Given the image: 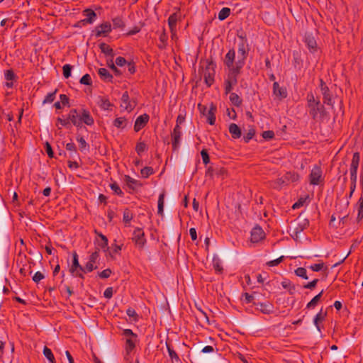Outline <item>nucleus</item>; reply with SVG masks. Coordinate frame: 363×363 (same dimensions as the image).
I'll use <instances>...</instances> for the list:
<instances>
[{"instance_id":"37998d69","label":"nucleus","mask_w":363,"mask_h":363,"mask_svg":"<svg viewBox=\"0 0 363 363\" xmlns=\"http://www.w3.org/2000/svg\"><path fill=\"white\" fill-rule=\"evenodd\" d=\"M113 28L114 29L120 28L123 29L125 26V23L121 17L117 16L112 19Z\"/></svg>"},{"instance_id":"69168bd1","label":"nucleus","mask_w":363,"mask_h":363,"mask_svg":"<svg viewBox=\"0 0 363 363\" xmlns=\"http://www.w3.org/2000/svg\"><path fill=\"white\" fill-rule=\"evenodd\" d=\"M111 273H112L111 269L109 268H107V269L103 270L102 272H98V276L101 279H107L111 276Z\"/></svg>"},{"instance_id":"052dcab7","label":"nucleus","mask_w":363,"mask_h":363,"mask_svg":"<svg viewBox=\"0 0 363 363\" xmlns=\"http://www.w3.org/2000/svg\"><path fill=\"white\" fill-rule=\"evenodd\" d=\"M126 314L130 317L133 318L135 321H137L138 320V315L136 313L135 310L131 307H129L126 310Z\"/></svg>"},{"instance_id":"423d86ee","label":"nucleus","mask_w":363,"mask_h":363,"mask_svg":"<svg viewBox=\"0 0 363 363\" xmlns=\"http://www.w3.org/2000/svg\"><path fill=\"white\" fill-rule=\"evenodd\" d=\"M132 240L134 242L135 246L138 249L142 250L144 248L147 240L145 238V233L142 228H136L134 230L133 233Z\"/></svg>"},{"instance_id":"b1692460","label":"nucleus","mask_w":363,"mask_h":363,"mask_svg":"<svg viewBox=\"0 0 363 363\" xmlns=\"http://www.w3.org/2000/svg\"><path fill=\"white\" fill-rule=\"evenodd\" d=\"M273 94L279 99H285L287 96L286 89L281 87L277 82L273 84Z\"/></svg>"},{"instance_id":"680f3d73","label":"nucleus","mask_w":363,"mask_h":363,"mask_svg":"<svg viewBox=\"0 0 363 363\" xmlns=\"http://www.w3.org/2000/svg\"><path fill=\"white\" fill-rule=\"evenodd\" d=\"M80 84H84V85H91L92 81L91 79V77L89 74H84L79 81Z\"/></svg>"},{"instance_id":"5701e85b","label":"nucleus","mask_w":363,"mask_h":363,"mask_svg":"<svg viewBox=\"0 0 363 363\" xmlns=\"http://www.w3.org/2000/svg\"><path fill=\"white\" fill-rule=\"evenodd\" d=\"M253 305L257 306V309L259 310L263 314L269 315L273 312V305L267 303L261 302H253Z\"/></svg>"},{"instance_id":"6ab92c4d","label":"nucleus","mask_w":363,"mask_h":363,"mask_svg":"<svg viewBox=\"0 0 363 363\" xmlns=\"http://www.w3.org/2000/svg\"><path fill=\"white\" fill-rule=\"evenodd\" d=\"M304 42L310 52L315 53L318 51L317 42L311 33H306Z\"/></svg>"},{"instance_id":"338daca9","label":"nucleus","mask_w":363,"mask_h":363,"mask_svg":"<svg viewBox=\"0 0 363 363\" xmlns=\"http://www.w3.org/2000/svg\"><path fill=\"white\" fill-rule=\"evenodd\" d=\"M255 130L251 128L248 132L243 136V140L245 143H248L255 135Z\"/></svg>"},{"instance_id":"58836bf2","label":"nucleus","mask_w":363,"mask_h":363,"mask_svg":"<svg viewBox=\"0 0 363 363\" xmlns=\"http://www.w3.org/2000/svg\"><path fill=\"white\" fill-rule=\"evenodd\" d=\"M164 192L160 194L157 202V213L160 216H163L164 213Z\"/></svg>"},{"instance_id":"e433bc0d","label":"nucleus","mask_w":363,"mask_h":363,"mask_svg":"<svg viewBox=\"0 0 363 363\" xmlns=\"http://www.w3.org/2000/svg\"><path fill=\"white\" fill-rule=\"evenodd\" d=\"M323 294V290H322L318 294H317L316 296H315L311 300V301H309L307 305H306V308H308V309H311V308H314L318 303L319 302V301L320 300Z\"/></svg>"},{"instance_id":"1a4fd4ad","label":"nucleus","mask_w":363,"mask_h":363,"mask_svg":"<svg viewBox=\"0 0 363 363\" xmlns=\"http://www.w3.org/2000/svg\"><path fill=\"white\" fill-rule=\"evenodd\" d=\"M182 128L179 125H175L173 131L171 133V139H172V147L173 151H177L181 144V138H182Z\"/></svg>"},{"instance_id":"9d476101","label":"nucleus","mask_w":363,"mask_h":363,"mask_svg":"<svg viewBox=\"0 0 363 363\" xmlns=\"http://www.w3.org/2000/svg\"><path fill=\"white\" fill-rule=\"evenodd\" d=\"M111 24L109 22L106 21L96 26L93 32L95 33V36L96 38H99L101 36H107L108 33L111 32Z\"/></svg>"},{"instance_id":"f3484780","label":"nucleus","mask_w":363,"mask_h":363,"mask_svg":"<svg viewBox=\"0 0 363 363\" xmlns=\"http://www.w3.org/2000/svg\"><path fill=\"white\" fill-rule=\"evenodd\" d=\"M176 12L173 13L168 18V25L171 33H174L176 30V26L178 20L181 18V12L179 8H175Z\"/></svg>"},{"instance_id":"7c9ffc66","label":"nucleus","mask_w":363,"mask_h":363,"mask_svg":"<svg viewBox=\"0 0 363 363\" xmlns=\"http://www.w3.org/2000/svg\"><path fill=\"white\" fill-rule=\"evenodd\" d=\"M124 180L128 188L132 190H135V186H142V184L139 181L132 178L129 175H125Z\"/></svg>"},{"instance_id":"e2e57ef3","label":"nucleus","mask_w":363,"mask_h":363,"mask_svg":"<svg viewBox=\"0 0 363 363\" xmlns=\"http://www.w3.org/2000/svg\"><path fill=\"white\" fill-rule=\"evenodd\" d=\"M201 155L203 164H205L206 165L210 163V157H209V155L206 149H203L201 151Z\"/></svg>"},{"instance_id":"4c0bfd02","label":"nucleus","mask_w":363,"mask_h":363,"mask_svg":"<svg viewBox=\"0 0 363 363\" xmlns=\"http://www.w3.org/2000/svg\"><path fill=\"white\" fill-rule=\"evenodd\" d=\"M159 40L160 43L157 45V47L160 50H164L167 45L168 36L165 32V30L160 35Z\"/></svg>"},{"instance_id":"6e6552de","label":"nucleus","mask_w":363,"mask_h":363,"mask_svg":"<svg viewBox=\"0 0 363 363\" xmlns=\"http://www.w3.org/2000/svg\"><path fill=\"white\" fill-rule=\"evenodd\" d=\"M322 169L320 166L315 165L309 174L310 184L314 186L319 185L323 179Z\"/></svg>"},{"instance_id":"9b49d317","label":"nucleus","mask_w":363,"mask_h":363,"mask_svg":"<svg viewBox=\"0 0 363 363\" xmlns=\"http://www.w3.org/2000/svg\"><path fill=\"white\" fill-rule=\"evenodd\" d=\"M99 248L96 247V250L89 256V262L84 267V273L91 272L94 269H97V266H94V264L99 257Z\"/></svg>"},{"instance_id":"774afa93","label":"nucleus","mask_w":363,"mask_h":363,"mask_svg":"<svg viewBox=\"0 0 363 363\" xmlns=\"http://www.w3.org/2000/svg\"><path fill=\"white\" fill-rule=\"evenodd\" d=\"M60 103L62 104L63 106H70L69 104V99L66 94H60Z\"/></svg>"},{"instance_id":"4d7b16f0","label":"nucleus","mask_w":363,"mask_h":363,"mask_svg":"<svg viewBox=\"0 0 363 363\" xmlns=\"http://www.w3.org/2000/svg\"><path fill=\"white\" fill-rule=\"evenodd\" d=\"M293 58V64L295 68H296L297 67H300L302 63L300 55L297 52H294Z\"/></svg>"},{"instance_id":"ea45409f","label":"nucleus","mask_w":363,"mask_h":363,"mask_svg":"<svg viewBox=\"0 0 363 363\" xmlns=\"http://www.w3.org/2000/svg\"><path fill=\"white\" fill-rule=\"evenodd\" d=\"M229 99L230 102L237 107H239L242 105V100L236 93H230Z\"/></svg>"},{"instance_id":"dca6fc26","label":"nucleus","mask_w":363,"mask_h":363,"mask_svg":"<svg viewBox=\"0 0 363 363\" xmlns=\"http://www.w3.org/2000/svg\"><path fill=\"white\" fill-rule=\"evenodd\" d=\"M79 121H81V126L82 123L87 125H92L94 123V119L87 109L82 108L79 112Z\"/></svg>"},{"instance_id":"8fccbe9b","label":"nucleus","mask_w":363,"mask_h":363,"mask_svg":"<svg viewBox=\"0 0 363 363\" xmlns=\"http://www.w3.org/2000/svg\"><path fill=\"white\" fill-rule=\"evenodd\" d=\"M154 173L155 171L151 167H145L140 170V174L143 178H147Z\"/></svg>"},{"instance_id":"bb28decb","label":"nucleus","mask_w":363,"mask_h":363,"mask_svg":"<svg viewBox=\"0 0 363 363\" xmlns=\"http://www.w3.org/2000/svg\"><path fill=\"white\" fill-rule=\"evenodd\" d=\"M326 315L327 312H323V308H321L319 313L314 317L313 323L319 332H321L320 323L325 320Z\"/></svg>"},{"instance_id":"aec40b11","label":"nucleus","mask_w":363,"mask_h":363,"mask_svg":"<svg viewBox=\"0 0 363 363\" xmlns=\"http://www.w3.org/2000/svg\"><path fill=\"white\" fill-rule=\"evenodd\" d=\"M300 176L298 173L294 172H286V174L278 180L279 184L298 182Z\"/></svg>"},{"instance_id":"a18cd8bd","label":"nucleus","mask_w":363,"mask_h":363,"mask_svg":"<svg viewBox=\"0 0 363 363\" xmlns=\"http://www.w3.org/2000/svg\"><path fill=\"white\" fill-rule=\"evenodd\" d=\"M230 14V9L228 7L223 8L218 13V18L220 21H224Z\"/></svg>"},{"instance_id":"2eb2a0df","label":"nucleus","mask_w":363,"mask_h":363,"mask_svg":"<svg viewBox=\"0 0 363 363\" xmlns=\"http://www.w3.org/2000/svg\"><path fill=\"white\" fill-rule=\"evenodd\" d=\"M265 238V233L262 228L257 225L255 226L251 231V242H258Z\"/></svg>"},{"instance_id":"a19ab883","label":"nucleus","mask_w":363,"mask_h":363,"mask_svg":"<svg viewBox=\"0 0 363 363\" xmlns=\"http://www.w3.org/2000/svg\"><path fill=\"white\" fill-rule=\"evenodd\" d=\"M137 340H138V338L135 339V338H133V337H130V338H127L126 339V341H125V350H126L127 353H130V352H132L135 349V342H136Z\"/></svg>"},{"instance_id":"ddd939ff","label":"nucleus","mask_w":363,"mask_h":363,"mask_svg":"<svg viewBox=\"0 0 363 363\" xmlns=\"http://www.w3.org/2000/svg\"><path fill=\"white\" fill-rule=\"evenodd\" d=\"M67 119L69 120V127L71 124H72L77 128H81V121H79V111L77 109H71L69 112Z\"/></svg>"},{"instance_id":"de8ad7c7","label":"nucleus","mask_w":363,"mask_h":363,"mask_svg":"<svg viewBox=\"0 0 363 363\" xmlns=\"http://www.w3.org/2000/svg\"><path fill=\"white\" fill-rule=\"evenodd\" d=\"M4 78L6 81H16L18 77L14 73L13 69H7L4 72Z\"/></svg>"},{"instance_id":"f8f14e48","label":"nucleus","mask_w":363,"mask_h":363,"mask_svg":"<svg viewBox=\"0 0 363 363\" xmlns=\"http://www.w3.org/2000/svg\"><path fill=\"white\" fill-rule=\"evenodd\" d=\"M242 68V67L236 65L235 69L229 70L228 78L225 81L233 86L236 85L238 83V77L240 74Z\"/></svg>"},{"instance_id":"603ef678","label":"nucleus","mask_w":363,"mask_h":363,"mask_svg":"<svg viewBox=\"0 0 363 363\" xmlns=\"http://www.w3.org/2000/svg\"><path fill=\"white\" fill-rule=\"evenodd\" d=\"M295 274L297 277H301L304 279H308L306 269L304 267H298L296 269H295Z\"/></svg>"},{"instance_id":"6e6d98bb","label":"nucleus","mask_w":363,"mask_h":363,"mask_svg":"<svg viewBox=\"0 0 363 363\" xmlns=\"http://www.w3.org/2000/svg\"><path fill=\"white\" fill-rule=\"evenodd\" d=\"M113 106V104L109 101L108 99L101 98L100 107L104 110H109Z\"/></svg>"},{"instance_id":"79ce46f5","label":"nucleus","mask_w":363,"mask_h":363,"mask_svg":"<svg viewBox=\"0 0 363 363\" xmlns=\"http://www.w3.org/2000/svg\"><path fill=\"white\" fill-rule=\"evenodd\" d=\"M357 207L358 211L357 220L360 221L363 218V193L357 203Z\"/></svg>"},{"instance_id":"3c124183","label":"nucleus","mask_w":363,"mask_h":363,"mask_svg":"<svg viewBox=\"0 0 363 363\" xmlns=\"http://www.w3.org/2000/svg\"><path fill=\"white\" fill-rule=\"evenodd\" d=\"M110 188L111 189V190L114 191V193L116 195L119 196H123L124 193L123 192V191L121 189L120 186L116 182L110 184Z\"/></svg>"},{"instance_id":"0e129e2a","label":"nucleus","mask_w":363,"mask_h":363,"mask_svg":"<svg viewBox=\"0 0 363 363\" xmlns=\"http://www.w3.org/2000/svg\"><path fill=\"white\" fill-rule=\"evenodd\" d=\"M308 198V196H307L305 198L301 197L300 199H298V200L293 204L292 208L296 209L300 208L301 206H303Z\"/></svg>"},{"instance_id":"20e7f679","label":"nucleus","mask_w":363,"mask_h":363,"mask_svg":"<svg viewBox=\"0 0 363 363\" xmlns=\"http://www.w3.org/2000/svg\"><path fill=\"white\" fill-rule=\"evenodd\" d=\"M360 160V155L358 152H356L353 154L350 172V189L353 190L354 187H356L357 180V169L359 167V163Z\"/></svg>"},{"instance_id":"a211bd4d","label":"nucleus","mask_w":363,"mask_h":363,"mask_svg":"<svg viewBox=\"0 0 363 363\" xmlns=\"http://www.w3.org/2000/svg\"><path fill=\"white\" fill-rule=\"evenodd\" d=\"M149 120L150 116L147 113L139 116L135 121L134 130L135 132L140 131L147 124Z\"/></svg>"},{"instance_id":"5fc2aeb1","label":"nucleus","mask_w":363,"mask_h":363,"mask_svg":"<svg viewBox=\"0 0 363 363\" xmlns=\"http://www.w3.org/2000/svg\"><path fill=\"white\" fill-rule=\"evenodd\" d=\"M57 91V89H56L53 92L48 94L47 96H45V99L43 101V104L53 102L55 99V95H56Z\"/></svg>"},{"instance_id":"a878e982","label":"nucleus","mask_w":363,"mask_h":363,"mask_svg":"<svg viewBox=\"0 0 363 363\" xmlns=\"http://www.w3.org/2000/svg\"><path fill=\"white\" fill-rule=\"evenodd\" d=\"M77 269L84 272V267L81 266L79 263L78 255L77 252L74 251L72 253V264L69 269V272L74 274Z\"/></svg>"},{"instance_id":"0eeeda50","label":"nucleus","mask_w":363,"mask_h":363,"mask_svg":"<svg viewBox=\"0 0 363 363\" xmlns=\"http://www.w3.org/2000/svg\"><path fill=\"white\" fill-rule=\"evenodd\" d=\"M227 174V170L223 167H220L218 165H214L212 164L210 165L205 173V176L206 177L213 178L214 176H216L218 177H222V179L224 178V177Z\"/></svg>"},{"instance_id":"09e8293b","label":"nucleus","mask_w":363,"mask_h":363,"mask_svg":"<svg viewBox=\"0 0 363 363\" xmlns=\"http://www.w3.org/2000/svg\"><path fill=\"white\" fill-rule=\"evenodd\" d=\"M147 147L144 142L138 141L135 146V151L138 155H141L143 152L147 150Z\"/></svg>"},{"instance_id":"13d9d810","label":"nucleus","mask_w":363,"mask_h":363,"mask_svg":"<svg viewBox=\"0 0 363 363\" xmlns=\"http://www.w3.org/2000/svg\"><path fill=\"white\" fill-rule=\"evenodd\" d=\"M133 216L130 213V211L128 208H125L123 212V220L125 223H128L132 219Z\"/></svg>"},{"instance_id":"c756f323","label":"nucleus","mask_w":363,"mask_h":363,"mask_svg":"<svg viewBox=\"0 0 363 363\" xmlns=\"http://www.w3.org/2000/svg\"><path fill=\"white\" fill-rule=\"evenodd\" d=\"M229 133L233 139H238L241 137L242 132L240 128L235 123H231L229 125Z\"/></svg>"},{"instance_id":"72a5a7b5","label":"nucleus","mask_w":363,"mask_h":363,"mask_svg":"<svg viewBox=\"0 0 363 363\" xmlns=\"http://www.w3.org/2000/svg\"><path fill=\"white\" fill-rule=\"evenodd\" d=\"M98 236L101 238V241L98 242V246L101 247L104 252L108 250L109 247L108 246V238L106 236L103 235L101 233H97Z\"/></svg>"},{"instance_id":"393cba45","label":"nucleus","mask_w":363,"mask_h":363,"mask_svg":"<svg viewBox=\"0 0 363 363\" xmlns=\"http://www.w3.org/2000/svg\"><path fill=\"white\" fill-rule=\"evenodd\" d=\"M83 15L86 18L84 19V22L87 24H92L96 19L97 15L91 9H86L83 11Z\"/></svg>"},{"instance_id":"f704fd0d","label":"nucleus","mask_w":363,"mask_h":363,"mask_svg":"<svg viewBox=\"0 0 363 363\" xmlns=\"http://www.w3.org/2000/svg\"><path fill=\"white\" fill-rule=\"evenodd\" d=\"M166 347L170 359L176 362H180V359L177 353L173 350L171 344L166 342Z\"/></svg>"},{"instance_id":"412c9836","label":"nucleus","mask_w":363,"mask_h":363,"mask_svg":"<svg viewBox=\"0 0 363 363\" xmlns=\"http://www.w3.org/2000/svg\"><path fill=\"white\" fill-rule=\"evenodd\" d=\"M121 101L125 104V109L127 110L128 112L132 111L136 106L135 101L130 100L129 94L127 91L123 92L121 96Z\"/></svg>"},{"instance_id":"c03bdc74","label":"nucleus","mask_w":363,"mask_h":363,"mask_svg":"<svg viewBox=\"0 0 363 363\" xmlns=\"http://www.w3.org/2000/svg\"><path fill=\"white\" fill-rule=\"evenodd\" d=\"M77 141L79 143V150L83 152L84 150H89V145L81 135L77 136Z\"/></svg>"},{"instance_id":"c9c22d12","label":"nucleus","mask_w":363,"mask_h":363,"mask_svg":"<svg viewBox=\"0 0 363 363\" xmlns=\"http://www.w3.org/2000/svg\"><path fill=\"white\" fill-rule=\"evenodd\" d=\"M128 124V121L125 117H119L116 118L113 121V125L119 129H123L126 127Z\"/></svg>"},{"instance_id":"4be33fe9","label":"nucleus","mask_w":363,"mask_h":363,"mask_svg":"<svg viewBox=\"0 0 363 363\" xmlns=\"http://www.w3.org/2000/svg\"><path fill=\"white\" fill-rule=\"evenodd\" d=\"M217 111V106L211 103L209 109L208 110L206 115L207 118V123L213 125L216 123V113Z\"/></svg>"},{"instance_id":"864d4df0","label":"nucleus","mask_w":363,"mask_h":363,"mask_svg":"<svg viewBox=\"0 0 363 363\" xmlns=\"http://www.w3.org/2000/svg\"><path fill=\"white\" fill-rule=\"evenodd\" d=\"M72 69V66L66 64L62 67V74L65 78L68 79L71 76V72Z\"/></svg>"},{"instance_id":"2f4dec72","label":"nucleus","mask_w":363,"mask_h":363,"mask_svg":"<svg viewBox=\"0 0 363 363\" xmlns=\"http://www.w3.org/2000/svg\"><path fill=\"white\" fill-rule=\"evenodd\" d=\"M99 48H100L101 52L107 56H110L113 58V56L115 55L113 50L108 45H107L105 43H100Z\"/></svg>"},{"instance_id":"49530a36","label":"nucleus","mask_w":363,"mask_h":363,"mask_svg":"<svg viewBox=\"0 0 363 363\" xmlns=\"http://www.w3.org/2000/svg\"><path fill=\"white\" fill-rule=\"evenodd\" d=\"M43 354L49 360L50 363H55V357L52 354V350L46 346L44 347Z\"/></svg>"},{"instance_id":"39448f33","label":"nucleus","mask_w":363,"mask_h":363,"mask_svg":"<svg viewBox=\"0 0 363 363\" xmlns=\"http://www.w3.org/2000/svg\"><path fill=\"white\" fill-rule=\"evenodd\" d=\"M293 225L294 234L298 238V235L309 226V220L304 216L303 213H301L294 220Z\"/></svg>"},{"instance_id":"c85d7f7f","label":"nucleus","mask_w":363,"mask_h":363,"mask_svg":"<svg viewBox=\"0 0 363 363\" xmlns=\"http://www.w3.org/2000/svg\"><path fill=\"white\" fill-rule=\"evenodd\" d=\"M98 74L101 80L108 82H113V75L106 68H99Z\"/></svg>"},{"instance_id":"bf43d9fd","label":"nucleus","mask_w":363,"mask_h":363,"mask_svg":"<svg viewBox=\"0 0 363 363\" xmlns=\"http://www.w3.org/2000/svg\"><path fill=\"white\" fill-rule=\"evenodd\" d=\"M108 66L114 72L115 75L121 76L122 74L121 71L116 67L112 59L110 62H108Z\"/></svg>"},{"instance_id":"f257e3e1","label":"nucleus","mask_w":363,"mask_h":363,"mask_svg":"<svg viewBox=\"0 0 363 363\" xmlns=\"http://www.w3.org/2000/svg\"><path fill=\"white\" fill-rule=\"evenodd\" d=\"M307 108L309 115L315 121H323L327 115L326 109L318 99H315L312 92L307 94Z\"/></svg>"},{"instance_id":"473e14b6","label":"nucleus","mask_w":363,"mask_h":363,"mask_svg":"<svg viewBox=\"0 0 363 363\" xmlns=\"http://www.w3.org/2000/svg\"><path fill=\"white\" fill-rule=\"evenodd\" d=\"M213 267L217 274H222L223 272L221 260L217 255H214L213 257Z\"/></svg>"},{"instance_id":"7ed1b4c3","label":"nucleus","mask_w":363,"mask_h":363,"mask_svg":"<svg viewBox=\"0 0 363 363\" xmlns=\"http://www.w3.org/2000/svg\"><path fill=\"white\" fill-rule=\"evenodd\" d=\"M206 67L203 70L204 82L208 87H210L214 83V78L216 74V65L212 59H207L206 60Z\"/></svg>"},{"instance_id":"cd10ccee","label":"nucleus","mask_w":363,"mask_h":363,"mask_svg":"<svg viewBox=\"0 0 363 363\" xmlns=\"http://www.w3.org/2000/svg\"><path fill=\"white\" fill-rule=\"evenodd\" d=\"M321 94L323 95V104L330 106L333 108L334 106V102L333 101L332 93L330 89L328 88L323 91H321Z\"/></svg>"},{"instance_id":"f03ea898","label":"nucleus","mask_w":363,"mask_h":363,"mask_svg":"<svg viewBox=\"0 0 363 363\" xmlns=\"http://www.w3.org/2000/svg\"><path fill=\"white\" fill-rule=\"evenodd\" d=\"M238 37L240 41L238 43V52L239 55L238 60L236 62V65L243 67L250 50L249 44L245 34L238 35Z\"/></svg>"},{"instance_id":"4468645a","label":"nucleus","mask_w":363,"mask_h":363,"mask_svg":"<svg viewBox=\"0 0 363 363\" xmlns=\"http://www.w3.org/2000/svg\"><path fill=\"white\" fill-rule=\"evenodd\" d=\"M235 58V52L233 48L230 49L226 53L223 62L229 70L233 69L236 67V62L234 64Z\"/></svg>"}]
</instances>
